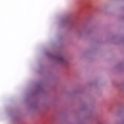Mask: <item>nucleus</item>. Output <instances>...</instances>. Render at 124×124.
<instances>
[{
  "label": "nucleus",
  "mask_w": 124,
  "mask_h": 124,
  "mask_svg": "<svg viewBox=\"0 0 124 124\" xmlns=\"http://www.w3.org/2000/svg\"><path fill=\"white\" fill-rule=\"evenodd\" d=\"M60 61H63V58H62V57L59 58Z\"/></svg>",
  "instance_id": "f257e3e1"
}]
</instances>
